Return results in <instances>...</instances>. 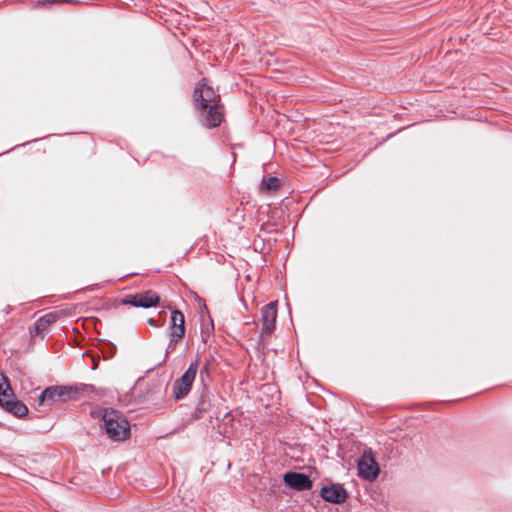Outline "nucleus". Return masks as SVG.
<instances>
[{
  "label": "nucleus",
  "instance_id": "obj_19",
  "mask_svg": "<svg viewBox=\"0 0 512 512\" xmlns=\"http://www.w3.org/2000/svg\"><path fill=\"white\" fill-rule=\"evenodd\" d=\"M147 323L150 325V326H155V327H158V326H161L162 324L158 325L156 324V322L152 319V318H149L147 320Z\"/></svg>",
  "mask_w": 512,
  "mask_h": 512
},
{
  "label": "nucleus",
  "instance_id": "obj_18",
  "mask_svg": "<svg viewBox=\"0 0 512 512\" xmlns=\"http://www.w3.org/2000/svg\"><path fill=\"white\" fill-rule=\"evenodd\" d=\"M116 346L112 343L107 344V350L104 351L105 358H111L115 354Z\"/></svg>",
  "mask_w": 512,
  "mask_h": 512
},
{
  "label": "nucleus",
  "instance_id": "obj_7",
  "mask_svg": "<svg viewBox=\"0 0 512 512\" xmlns=\"http://www.w3.org/2000/svg\"><path fill=\"white\" fill-rule=\"evenodd\" d=\"M160 297L153 290H146L142 293L126 295L120 300L121 305H131L137 308H152L158 306Z\"/></svg>",
  "mask_w": 512,
  "mask_h": 512
},
{
  "label": "nucleus",
  "instance_id": "obj_1",
  "mask_svg": "<svg viewBox=\"0 0 512 512\" xmlns=\"http://www.w3.org/2000/svg\"><path fill=\"white\" fill-rule=\"evenodd\" d=\"M219 95L206 84L205 79L199 81L194 89V106L199 114L202 126L214 128L221 124L223 114L218 105Z\"/></svg>",
  "mask_w": 512,
  "mask_h": 512
},
{
  "label": "nucleus",
  "instance_id": "obj_15",
  "mask_svg": "<svg viewBox=\"0 0 512 512\" xmlns=\"http://www.w3.org/2000/svg\"><path fill=\"white\" fill-rule=\"evenodd\" d=\"M210 365L207 362L201 369L199 373L200 380L203 384V390H207V383L206 381L210 378Z\"/></svg>",
  "mask_w": 512,
  "mask_h": 512
},
{
  "label": "nucleus",
  "instance_id": "obj_2",
  "mask_svg": "<svg viewBox=\"0 0 512 512\" xmlns=\"http://www.w3.org/2000/svg\"><path fill=\"white\" fill-rule=\"evenodd\" d=\"M92 385L74 384V385H55L46 387L37 397L38 406L41 411L52 407L56 403H65L70 400H77L80 393L92 391Z\"/></svg>",
  "mask_w": 512,
  "mask_h": 512
},
{
  "label": "nucleus",
  "instance_id": "obj_12",
  "mask_svg": "<svg viewBox=\"0 0 512 512\" xmlns=\"http://www.w3.org/2000/svg\"><path fill=\"white\" fill-rule=\"evenodd\" d=\"M58 314L56 312H49L41 316L34 324V335H39L44 339L48 328L57 320Z\"/></svg>",
  "mask_w": 512,
  "mask_h": 512
},
{
  "label": "nucleus",
  "instance_id": "obj_11",
  "mask_svg": "<svg viewBox=\"0 0 512 512\" xmlns=\"http://www.w3.org/2000/svg\"><path fill=\"white\" fill-rule=\"evenodd\" d=\"M169 334L175 340H181L185 334V318L183 313L177 309L171 312Z\"/></svg>",
  "mask_w": 512,
  "mask_h": 512
},
{
  "label": "nucleus",
  "instance_id": "obj_16",
  "mask_svg": "<svg viewBox=\"0 0 512 512\" xmlns=\"http://www.w3.org/2000/svg\"><path fill=\"white\" fill-rule=\"evenodd\" d=\"M56 3H67V4H74L77 3L76 0H36L34 1V7L35 6H45L47 4H56Z\"/></svg>",
  "mask_w": 512,
  "mask_h": 512
},
{
  "label": "nucleus",
  "instance_id": "obj_9",
  "mask_svg": "<svg viewBox=\"0 0 512 512\" xmlns=\"http://www.w3.org/2000/svg\"><path fill=\"white\" fill-rule=\"evenodd\" d=\"M321 498L329 503L342 504L346 502L348 498V492L339 483H333L331 485H325L320 490Z\"/></svg>",
  "mask_w": 512,
  "mask_h": 512
},
{
  "label": "nucleus",
  "instance_id": "obj_17",
  "mask_svg": "<svg viewBox=\"0 0 512 512\" xmlns=\"http://www.w3.org/2000/svg\"><path fill=\"white\" fill-rule=\"evenodd\" d=\"M179 341H180V340H175V338H174V337H170V341H169V343H168V347H167V349H166L165 356H164L163 360H162L161 362H159V363H158V365H157V366H161V365H163V364L166 362L167 356L175 350L176 345H177V343H178Z\"/></svg>",
  "mask_w": 512,
  "mask_h": 512
},
{
  "label": "nucleus",
  "instance_id": "obj_10",
  "mask_svg": "<svg viewBox=\"0 0 512 512\" xmlns=\"http://www.w3.org/2000/svg\"><path fill=\"white\" fill-rule=\"evenodd\" d=\"M283 482L296 491L310 490L313 486V482L308 475L295 471L286 472L283 475Z\"/></svg>",
  "mask_w": 512,
  "mask_h": 512
},
{
  "label": "nucleus",
  "instance_id": "obj_5",
  "mask_svg": "<svg viewBox=\"0 0 512 512\" xmlns=\"http://www.w3.org/2000/svg\"><path fill=\"white\" fill-rule=\"evenodd\" d=\"M199 368L198 359L191 362L182 376L173 383V394L177 400L186 397L192 387Z\"/></svg>",
  "mask_w": 512,
  "mask_h": 512
},
{
  "label": "nucleus",
  "instance_id": "obj_4",
  "mask_svg": "<svg viewBox=\"0 0 512 512\" xmlns=\"http://www.w3.org/2000/svg\"><path fill=\"white\" fill-rule=\"evenodd\" d=\"M0 406L17 417L28 413L27 406L14 399L8 378L3 373H0Z\"/></svg>",
  "mask_w": 512,
  "mask_h": 512
},
{
  "label": "nucleus",
  "instance_id": "obj_6",
  "mask_svg": "<svg viewBox=\"0 0 512 512\" xmlns=\"http://www.w3.org/2000/svg\"><path fill=\"white\" fill-rule=\"evenodd\" d=\"M358 475L362 479L372 482L376 480L380 473V467L377 463L371 449L365 450L357 461Z\"/></svg>",
  "mask_w": 512,
  "mask_h": 512
},
{
  "label": "nucleus",
  "instance_id": "obj_14",
  "mask_svg": "<svg viewBox=\"0 0 512 512\" xmlns=\"http://www.w3.org/2000/svg\"><path fill=\"white\" fill-rule=\"evenodd\" d=\"M279 188V179L274 176L263 177L261 189L266 192L276 191Z\"/></svg>",
  "mask_w": 512,
  "mask_h": 512
},
{
  "label": "nucleus",
  "instance_id": "obj_13",
  "mask_svg": "<svg viewBox=\"0 0 512 512\" xmlns=\"http://www.w3.org/2000/svg\"><path fill=\"white\" fill-rule=\"evenodd\" d=\"M210 407H211V403L209 400L207 390H203L200 395L198 404L194 411V418H196V419L202 418L204 416V414L210 409Z\"/></svg>",
  "mask_w": 512,
  "mask_h": 512
},
{
  "label": "nucleus",
  "instance_id": "obj_3",
  "mask_svg": "<svg viewBox=\"0 0 512 512\" xmlns=\"http://www.w3.org/2000/svg\"><path fill=\"white\" fill-rule=\"evenodd\" d=\"M102 421L106 434L112 440L122 441L129 437V422L119 411L105 409L102 415Z\"/></svg>",
  "mask_w": 512,
  "mask_h": 512
},
{
  "label": "nucleus",
  "instance_id": "obj_8",
  "mask_svg": "<svg viewBox=\"0 0 512 512\" xmlns=\"http://www.w3.org/2000/svg\"><path fill=\"white\" fill-rule=\"evenodd\" d=\"M262 329L260 338L265 341L276 328L277 302H270L261 309Z\"/></svg>",
  "mask_w": 512,
  "mask_h": 512
}]
</instances>
